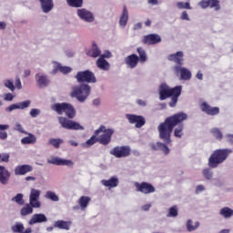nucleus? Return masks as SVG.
Returning a JSON list of instances; mask_svg holds the SVG:
<instances>
[{
    "instance_id": "obj_1",
    "label": "nucleus",
    "mask_w": 233,
    "mask_h": 233,
    "mask_svg": "<svg viewBox=\"0 0 233 233\" xmlns=\"http://www.w3.org/2000/svg\"><path fill=\"white\" fill-rule=\"evenodd\" d=\"M187 119H188V115L179 112L167 116L164 122L160 123L157 127V131L162 141L167 145H170L172 143V132H174L175 137L181 139L185 129L183 122L187 121Z\"/></svg>"
},
{
    "instance_id": "obj_2",
    "label": "nucleus",
    "mask_w": 233,
    "mask_h": 233,
    "mask_svg": "<svg viewBox=\"0 0 233 233\" xmlns=\"http://www.w3.org/2000/svg\"><path fill=\"white\" fill-rule=\"evenodd\" d=\"M182 90V86L170 87L168 86V85H167V83H162L158 87L159 99L160 101H165V99H168V97H171L168 106L171 108H174V106L177 105V101H179V96H181Z\"/></svg>"
},
{
    "instance_id": "obj_3",
    "label": "nucleus",
    "mask_w": 233,
    "mask_h": 233,
    "mask_svg": "<svg viewBox=\"0 0 233 233\" xmlns=\"http://www.w3.org/2000/svg\"><path fill=\"white\" fill-rule=\"evenodd\" d=\"M230 154H232V149L228 148L216 149L213 151L208 162L209 168H218L221 163H225V161H227V158Z\"/></svg>"
},
{
    "instance_id": "obj_4",
    "label": "nucleus",
    "mask_w": 233,
    "mask_h": 233,
    "mask_svg": "<svg viewBox=\"0 0 233 233\" xmlns=\"http://www.w3.org/2000/svg\"><path fill=\"white\" fill-rule=\"evenodd\" d=\"M52 110L56 112L58 116L66 114L69 119H74V117H76V107L69 103H56L52 106Z\"/></svg>"
},
{
    "instance_id": "obj_5",
    "label": "nucleus",
    "mask_w": 233,
    "mask_h": 233,
    "mask_svg": "<svg viewBox=\"0 0 233 233\" xmlns=\"http://www.w3.org/2000/svg\"><path fill=\"white\" fill-rule=\"evenodd\" d=\"M90 86L87 84H82L73 87L70 94L71 97H76L79 103H85L86 98L90 96Z\"/></svg>"
},
{
    "instance_id": "obj_6",
    "label": "nucleus",
    "mask_w": 233,
    "mask_h": 233,
    "mask_svg": "<svg viewBox=\"0 0 233 233\" xmlns=\"http://www.w3.org/2000/svg\"><path fill=\"white\" fill-rule=\"evenodd\" d=\"M58 121L62 128L66 130H85V127L76 121L69 120L65 116H59Z\"/></svg>"
},
{
    "instance_id": "obj_7",
    "label": "nucleus",
    "mask_w": 233,
    "mask_h": 233,
    "mask_svg": "<svg viewBox=\"0 0 233 233\" xmlns=\"http://www.w3.org/2000/svg\"><path fill=\"white\" fill-rule=\"evenodd\" d=\"M111 156L115 157H128L132 154V149L128 146H116L109 151Z\"/></svg>"
},
{
    "instance_id": "obj_8",
    "label": "nucleus",
    "mask_w": 233,
    "mask_h": 233,
    "mask_svg": "<svg viewBox=\"0 0 233 233\" xmlns=\"http://www.w3.org/2000/svg\"><path fill=\"white\" fill-rule=\"evenodd\" d=\"M76 79L77 83H96V75L90 70L79 71L76 75Z\"/></svg>"
},
{
    "instance_id": "obj_9",
    "label": "nucleus",
    "mask_w": 233,
    "mask_h": 233,
    "mask_svg": "<svg viewBox=\"0 0 233 233\" xmlns=\"http://www.w3.org/2000/svg\"><path fill=\"white\" fill-rule=\"evenodd\" d=\"M135 187L137 189V192H140L141 194H154L156 192V187L154 185L148 183V182H135Z\"/></svg>"
},
{
    "instance_id": "obj_10",
    "label": "nucleus",
    "mask_w": 233,
    "mask_h": 233,
    "mask_svg": "<svg viewBox=\"0 0 233 233\" xmlns=\"http://www.w3.org/2000/svg\"><path fill=\"white\" fill-rule=\"evenodd\" d=\"M102 132H104V134H102L99 137H97L98 143L104 146L110 145V143L112 142V136H114V129L113 128L106 129V127H105Z\"/></svg>"
},
{
    "instance_id": "obj_11",
    "label": "nucleus",
    "mask_w": 233,
    "mask_h": 233,
    "mask_svg": "<svg viewBox=\"0 0 233 233\" xmlns=\"http://www.w3.org/2000/svg\"><path fill=\"white\" fill-rule=\"evenodd\" d=\"M126 117L131 125H135L136 128H141L147 123L143 116L127 114Z\"/></svg>"
},
{
    "instance_id": "obj_12",
    "label": "nucleus",
    "mask_w": 233,
    "mask_h": 233,
    "mask_svg": "<svg viewBox=\"0 0 233 233\" xmlns=\"http://www.w3.org/2000/svg\"><path fill=\"white\" fill-rule=\"evenodd\" d=\"M41 196V191L35 188H32L29 195V203L34 207V208H41V201L39 198Z\"/></svg>"
},
{
    "instance_id": "obj_13",
    "label": "nucleus",
    "mask_w": 233,
    "mask_h": 233,
    "mask_svg": "<svg viewBox=\"0 0 233 233\" xmlns=\"http://www.w3.org/2000/svg\"><path fill=\"white\" fill-rule=\"evenodd\" d=\"M49 165H56L57 167H74V162L68 159H63L59 157H53L47 159Z\"/></svg>"
},
{
    "instance_id": "obj_14",
    "label": "nucleus",
    "mask_w": 233,
    "mask_h": 233,
    "mask_svg": "<svg viewBox=\"0 0 233 233\" xmlns=\"http://www.w3.org/2000/svg\"><path fill=\"white\" fill-rule=\"evenodd\" d=\"M103 130H105V126H100L99 128L94 132V135L88 140H86V143L82 144V147L84 148H90V147H93V145L98 143L97 136H99Z\"/></svg>"
},
{
    "instance_id": "obj_15",
    "label": "nucleus",
    "mask_w": 233,
    "mask_h": 233,
    "mask_svg": "<svg viewBox=\"0 0 233 233\" xmlns=\"http://www.w3.org/2000/svg\"><path fill=\"white\" fill-rule=\"evenodd\" d=\"M199 107L201 109V112H204V114H207L208 116H218V114H219V107H212L207 102H202L199 105Z\"/></svg>"
},
{
    "instance_id": "obj_16",
    "label": "nucleus",
    "mask_w": 233,
    "mask_h": 233,
    "mask_svg": "<svg viewBox=\"0 0 233 233\" xmlns=\"http://www.w3.org/2000/svg\"><path fill=\"white\" fill-rule=\"evenodd\" d=\"M174 70L177 74H180V79L182 81H190L192 79V72L187 69V67H181L179 66H175Z\"/></svg>"
},
{
    "instance_id": "obj_17",
    "label": "nucleus",
    "mask_w": 233,
    "mask_h": 233,
    "mask_svg": "<svg viewBox=\"0 0 233 233\" xmlns=\"http://www.w3.org/2000/svg\"><path fill=\"white\" fill-rule=\"evenodd\" d=\"M142 43L143 45H148L149 46L151 45H157L158 43H161V35L157 34H149L144 35Z\"/></svg>"
},
{
    "instance_id": "obj_18",
    "label": "nucleus",
    "mask_w": 233,
    "mask_h": 233,
    "mask_svg": "<svg viewBox=\"0 0 233 233\" xmlns=\"http://www.w3.org/2000/svg\"><path fill=\"white\" fill-rule=\"evenodd\" d=\"M77 15L82 19L83 21H86V23H93L94 21V15L92 12L82 8V9H77Z\"/></svg>"
},
{
    "instance_id": "obj_19",
    "label": "nucleus",
    "mask_w": 233,
    "mask_h": 233,
    "mask_svg": "<svg viewBox=\"0 0 233 233\" xmlns=\"http://www.w3.org/2000/svg\"><path fill=\"white\" fill-rule=\"evenodd\" d=\"M34 167L30 165H20L15 167V176H25L28 172H32Z\"/></svg>"
},
{
    "instance_id": "obj_20",
    "label": "nucleus",
    "mask_w": 233,
    "mask_h": 233,
    "mask_svg": "<svg viewBox=\"0 0 233 233\" xmlns=\"http://www.w3.org/2000/svg\"><path fill=\"white\" fill-rule=\"evenodd\" d=\"M184 55L182 51H178L176 54H171L167 56L168 61H173L177 66H182Z\"/></svg>"
},
{
    "instance_id": "obj_21",
    "label": "nucleus",
    "mask_w": 233,
    "mask_h": 233,
    "mask_svg": "<svg viewBox=\"0 0 233 233\" xmlns=\"http://www.w3.org/2000/svg\"><path fill=\"white\" fill-rule=\"evenodd\" d=\"M10 171L6 169V167L0 166V183L2 185H8V181H10Z\"/></svg>"
},
{
    "instance_id": "obj_22",
    "label": "nucleus",
    "mask_w": 233,
    "mask_h": 233,
    "mask_svg": "<svg viewBox=\"0 0 233 233\" xmlns=\"http://www.w3.org/2000/svg\"><path fill=\"white\" fill-rule=\"evenodd\" d=\"M125 63L129 66V68H136L137 66V63H139V56L136 54H132L125 58Z\"/></svg>"
},
{
    "instance_id": "obj_23",
    "label": "nucleus",
    "mask_w": 233,
    "mask_h": 233,
    "mask_svg": "<svg viewBox=\"0 0 233 233\" xmlns=\"http://www.w3.org/2000/svg\"><path fill=\"white\" fill-rule=\"evenodd\" d=\"M46 221H48L46 216L40 213L33 215L28 223L29 225H35L37 223H46Z\"/></svg>"
},
{
    "instance_id": "obj_24",
    "label": "nucleus",
    "mask_w": 233,
    "mask_h": 233,
    "mask_svg": "<svg viewBox=\"0 0 233 233\" xmlns=\"http://www.w3.org/2000/svg\"><path fill=\"white\" fill-rule=\"evenodd\" d=\"M101 183L104 187H106L107 188H116V187L119 185V179L116 177H112L107 180H102Z\"/></svg>"
},
{
    "instance_id": "obj_25",
    "label": "nucleus",
    "mask_w": 233,
    "mask_h": 233,
    "mask_svg": "<svg viewBox=\"0 0 233 233\" xmlns=\"http://www.w3.org/2000/svg\"><path fill=\"white\" fill-rule=\"evenodd\" d=\"M25 136L28 137H25L21 139L22 145H35V143H37V137H35V135L27 133Z\"/></svg>"
},
{
    "instance_id": "obj_26",
    "label": "nucleus",
    "mask_w": 233,
    "mask_h": 233,
    "mask_svg": "<svg viewBox=\"0 0 233 233\" xmlns=\"http://www.w3.org/2000/svg\"><path fill=\"white\" fill-rule=\"evenodd\" d=\"M128 23V9H127V5L123 6V11L119 18V25L122 28H125Z\"/></svg>"
},
{
    "instance_id": "obj_27",
    "label": "nucleus",
    "mask_w": 233,
    "mask_h": 233,
    "mask_svg": "<svg viewBox=\"0 0 233 233\" xmlns=\"http://www.w3.org/2000/svg\"><path fill=\"white\" fill-rule=\"evenodd\" d=\"M41 8L45 14H48L54 8V0H39Z\"/></svg>"
},
{
    "instance_id": "obj_28",
    "label": "nucleus",
    "mask_w": 233,
    "mask_h": 233,
    "mask_svg": "<svg viewBox=\"0 0 233 233\" xmlns=\"http://www.w3.org/2000/svg\"><path fill=\"white\" fill-rule=\"evenodd\" d=\"M70 225H72L71 221L65 220H57L55 222V228H60V230H70Z\"/></svg>"
},
{
    "instance_id": "obj_29",
    "label": "nucleus",
    "mask_w": 233,
    "mask_h": 233,
    "mask_svg": "<svg viewBox=\"0 0 233 233\" xmlns=\"http://www.w3.org/2000/svg\"><path fill=\"white\" fill-rule=\"evenodd\" d=\"M36 77H38L37 85H38L39 88H45L50 83V80H48V76H46L45 75H36Z\"/></svg>"
},
{
    "instance_id": "obj_30",
    "label": "nucleus",
    "mask_w": 233,
    "mask_h": 233,
    "mask_svg": "<svg viewBox=\"0 0 233 233\" xmlns=\"http://www.w3.org/2000/svg\"><path fill=\"white\" fill-rule=\"evenodd\" d=\"M86 54L89 57H99L101 56V50L96 43H93L92 48Z\"/></svg>"
},
{
    "instance_id": "obj_31",
    "label": "nucleus",
    "mask_w": 233,
    "mask_h": 233,
    "mask_svg": "<svg viewBox=\"0 0 233 233\" xmlns=\"http://www.w3.org/2000/svg\"><path fill=\"white\" fill-rule=\"evenodd\" d=\"M96 66L100 68V70H109L110 68V64H108V61H106L105 58L100 56L96 60Z\"/></svg>"
},
{
    "instance_id": "obj_32",
    "label": "nucleus",
    "mask_w": 233,
    "mask_h": 233,
    "mask_svg": "<svg viewBox=\"0 0 233 233\" xmlns=\"http://www.w3.org/2000/svg\"><path fill=\"white\" fill-rule=\"evenodd\" d=\"M34 213V206L32 204H25L24 208H21L20 214L21 216H29V214Z\"/></svg>"
},
{
    "instance_id": "obj_33",
    "label": "nucleus",
    "mask_w": 233,
    "mask_h": 233,
    "mask_svg": "<svg viewBox=\"0 0 233 233\" xmlns=\"http://www.w3.org/2000/svg\"><path fill=\"white\" fill-rule=\"evenodd\" d=\"M219 214L226 219H228V218H232L233 216V209L228 207H225L220 209Z\"/></svg>"
},
{
    "instance_id": "obj_34",
    "label": "nucleus",
    "mask_w": 233,
    "mask_h": 233,
    "mask_svg": "<svg viewBox=\"0 0 233 233\" xmlns=\"http://www.w3.org/2000/svg\"><path fill=\"white\" fill-rule=\"evenodd\" d=\"M90 201H91V198L89 197L82 196L78 199V205H80V208L82 210H85V208H86V207H88Z\"/></svg>"
},
{
    "instance_id": "obj_35",
    "label": "nucleus",
    "mask_w": 233,
    "mask_h": 233,
    "mask_svg": "<svg viewBox=\"0 0 233 233\" xmlns=\"http://www.w3.org/2000/svg\"><path fill=\"white\" fill-rule=\"evenodd\" d=\"M54 74L56 72H61L62 74H70L72 72V68L68 66H63L60 64H57L56 67L54 68Z\"/></svg>"
},
{
    "instance_id": "obj_36",
    "label": "nucleus",
    "mask_w": 233,
    "mask_h": 233,
    "mask_svg": "<svg viewBox=\"0 0 233 233\" xmlns=\"http://www.w3.org/2000/svg\"><path fill=\"white\" fill-rule=\"evenodd\" d=\"M68 6L72 8H81L83 6V0H66Z\"/></svg>"
},
{
    "instance_id": "obj_37",
    "label": "nucleus",
    "mask_w": 233,
    "mask_h": 233,
    "mask_svg": "<svg viewBox=\"0 0 233 233\" xmlns=\"http://www.w3.org/2000/svg\"><path fill=\"white\" fill-rule=\"evenodd\" d=\"M137 52L139 56L138 59L140 63H146L147 57V52L145 51V49H143V47H137Z\"/></svg>"
},
{
    "instance_id": "obj_38",
    "label": "nucleus",
    "mask_w": 233,
    "mask_h": 233,
    "mask_svg": "<svg viewBox=\"0 0 233 233\" xmlns=\"http://www.w3.org/2000/svg\"><path fill=\"white\" fill-rule=\"evenodd\" d=\"M210 133L216 137V139H218V141H221V139H223V133L221 132V130H219V128H212L210 130Z\"/></svg>"
},
{
    "instance_id": "obj_39",
    "label": "nucleus",
    "mask_w": 233,
    "mask_h": 233,
    "mask_svg": "<svg viewBox=\"0 0 233 233\" xmlns=\"http://www.w3.org/2000/svg\"><path fill=\"white\" fill-rule=\"evenodd\" d=\"M49 144L52 145L55 148H59L61 145H63V139L62 138H50Z\"/></svg>"
},
{
    "instance_id": "obj_40",
    "label": "nucleus",
    "mask_w": 233,
    "mask_h": 233,
    "mask_svg": "<svg viewBox=\"0 0 233 233\" xmlns=\"http://www.w3.org/2000/svg\"><path fill=\"white\" fill-rule=\"evenodd\" d=\"M208 8H214L217 12L218 10H221L219 0H208Z\"/></svg>"
},
{
    "instance_id": "obj_41",
    "label": "nucleus",
    "mask_w": 233,
    "mask_h": 233,
    "mask_svg": "<svg viewBox=\"0 0 233 233\" xmlns=\"http://www.w3.org/2000/svg\"><path fill=\"white\" fill-rule=\"evenodd\" d=\"M167 144L165 142V143H161V142H158L157 144V146L158 147V148H160V150H162V152L166 155V156H168V154H170V148H168V147L167 146Z\"/></svg>"
},
{
    "instance_id": "obj_42",
    "label": "nucleus",
    "mask_w": 233,
    "mask_h": 233,
    "mask_svg": "<svg viewBox=\"0 0 233 233\" xmlns=\"http://www.w3.org/2000/svg\"><path fill=\"white\" fill-rule=\"evenodd\" d=\"M192 219H188L187 222V229L188 232H193V230H196L198 227H199V222H196L195 225H192Z\"/></svg>"
},
{
    "instance_id": "obj_43",
    "label": "nucleus",
    "mask_w": 233,
    "mask_h": 233,
    "mask_svg": "<svg viewBox=\"0 0 233 233\" xmlns=\"http://www.w3.org/2000/svg\"><path fill=\"white\" fill-rule=\"evenodd\" d=\"M13 232H19L22 233L25 230V226L23 223L17 222L15 225L12 226Z\"/></svg>"
},
{
    "instance_id": "obj_44",
    "label": "nucleus",
    "mask_w": 233,
    "mask_h": 233,
    "mask_svg": "<svg viewBox=\"0 0 233 233\" xmlns=\"http://www.w3.org/2000/svg\"><path fill=\"white\" fill-rule=\"evenodd\" d=\"M178 211H177V206H173L169 208L167 218H177Z\"/></svg>"
},
{
    "instance_id": "obj_45",
    "label": "nucleus",
    "mask_w": 233,
    "mask_h": 233,
    "mask_svg": "<svg viewBox=\"0 0 233 233\" xmlns=\"http://www.w3.org/2000/svg\"><path fill=\"white\" fill-rule=\"evenodd\" d=\"M12 201L17 203V205H25V200L23 199V194L18 193L15 197L12 198Z\"/></svg>"
},
{
    "instance_id": "obj_46",
    "label": "nucleus",
    "mask_w": 233,
    "mask_h": 233,
    "mask_svg": "<svg viewBox=\"0 0 233 233\" xmlns=\"http://www.w3.org/2000/svg\"><path fill=\"white\" fill-rule=\"evenodd\" d=\"M46 198L47 199H51V201H59V197H57L56 194L52 191H47Z\"/></svg>"
},
{
    "instance_id": "obj_47",
    "label": "nucleus",
    "mask_w": 233,
    "mask_h": 233,
    "mask_svg": "<svg viewBox=\"0 0 233 233\" xmlns=\"http://www.w3.org/2000/svg\"><path fill=\"white\" fill-rule=\"evenodd\" d=\"M177 8H180V9L185 8L186 10H192V7L190 6V3H188V2H186V3L178 2L177 4Z\"/></svg>"
},
{
    "instance_id": "obj_48",
    "label": "nucleus",
    "mask_w": 233,
    "mask_h": 233,
    "mask_svg": "<svg viewBox=\"0 0 233 233\" xmlns=\"http://www.w3.org/2000/svg\"><path fill=\"white\" fill-rule=\"evenodd\" d=\"M4 85L6 88L11 90V92H14L15 90V86H14V81L12 80H5Z\"/></svg>"
},
{
    "instance_id": "obj_49",
    "label": "nucleus",
    "mask_w": 233,
    "mask_h": 233,
    "mask_svg": "<svg viewBox=\"0 0 233 233\" xmlns=\"http://www.w3.org/2000/svg\"><path fill=\"white\" fill-rule=\"evenodd\" d=\"M202 174H203L204 177H206V179H208V180L212 179L213 173H212V170H210V168L204 169L202 171Z\"/></svg>"
},
{
    "instance_id": "obj_50",
    "label": "nucleus",
    "mask_w": 233,
    "mask_h": 233,
    "mask_svg": "<svg viewBox=\"0 0 233 233\" xmlns=\"http://www.w3.org/2000/svg\"><path fill=\"white\" fill-rule=\"evenodd\" d=\"M30 100H25L24 102L17 103L20 110H25V108H28L30 106Z\"/></svg>"
},
{
    "instance_id": "obj_51",
    "label": "nucleus",
    "mask_w": 233,
    "mask_h": 233,
    "mask_svg": "<svg viewBox=\"0 0 233 233\" xmlns=\"http://www.w3.org/2000/svg\"><path fill=\"white\" fill-rule=\"evenodd\" d=\"M0 159L3 163H8L10 161V155L8 153L0 154Z\"/></svg>"
},
{
    "instance_id": "obj_52",
    "label": "nucleus",
    "mask_w": 233,
    "mask_h": 233,
    "mask_svg": "<svg viewBox=\"0 0 233 233\" xmlns=\"http://www.w3.org/2000/svg\"><path fill=\"white\" fill-rule=\"evenodd\" d=\"M18 109H19L18 104H12L11 106H9L8 107L5 108V111L13 112V110H18Z\"/></svg>"
},
{
    "instance_id": "obj_53",
    "label": "nucleus",
    "mask_w": 233,
    "mask_h": 233,
    "mask_svg": "<svg viewBox=\"0 0 233 233\" xmlns=\"http://www.w3.org/2000/svg\"><path fill=\"white\" fill-rule=\"evenodd\" d=\"M15 130H17V132H20L21 134H28V132H26L25 128H23V126L21 124H16Z\"/></svg>"
},
{
    "instance_id": "obj_54",
    "label": "nucleus",
    "mask_w": 233,
    "mask_h": 233,
    "mask_svg": "<svg viewBox=\"0 0 233 233\" xmlns=\"http://www.w3.org/2000/svg\"><path fill=\"white\" fill-rule=\"evenodd\" d=\"M39 114H41V111L39 109L33 108L30 111L31 117H36Z\"/></svg>"
},
{
    "instance_id": "obj_55",
    "label": "nucleus",
    "mask_w": 233,
    "mask_h": 233,
    "mask_svg": "<svg viewBox=\"0 0 233 233\" xmlns=\"http://www.w3.org/2000/svg\"><path fill=\"white\" fill-rule=\"evenodd\" d=\"M102 58L110 59L112 57V53L110 51H106L103 55L100 56Z\"/></svg>"
},
{
    "instance_id": "obj_56",
    "label": "nucleus",
    "mask_w": 233,
    "mask_h": 233,
    "mask_svg": "<svg viewBox=\"0 0 233 233\" xmlns=\"http://www.w3.org/2000/svg\"><path fill=\"white\" fill-rule=\"evenodd\" d=\"M201 8H208V0H202L199 2Z\"/></svg>"
},
{
    "instance_id": "obj_57",
    "label": "nucleus",
    "mask_w": 233,
    "mask_h": 233,
    "mask_svg": "<svg viewBox=\"0 0 233 233\" xmlns=\"http://www.w3.org/2000/svg\"><path fill=\"white\" fill-rule=\"evenodd\" d=\"M15 85V87L18 88V90H21V88H23V86L21 85V79L19 77H16Z\"/></svg>"
},
{
    "instance_id": "obj_58",
    "label": "nucleus",
    "mask_w": 233,
    "mask_h": 233,
    "mask_svg": "<svg viewBox=\"0 0 233 233\" xmlns=\"http://www.w3.org/2000/svg\"><path fill=\"white\" fill-rule=\"evenodd\" d=\"M5 101H14V95L7 93L5 96Z\"/></svg>"
},
{
    "instance_id": "obj_59",
    "label": "nucleus",
    "mask_w": 233,
    "mask_h": 233,
    "mask_svg": "<svg viewBox=\"0 0 233 233\" xmlns=\"http://www.w3.org/2000/svg\"><path fill=\"white\" fill-rule=\"evenodd\" d=\"M181 19H183L184 21H190V18L188 17V13H187V11H183L181 15Z\"/></svg>"
},
{
    "instance_id": "obj_60",
    "label": "nucleus",
    "mask_w": 233,
    "mask_h": 233,
    "mask_svg": "<svg viewBox=\"0 0 233 233\" xmlns=\"http://www.w3.org/2000/svg\"><path fill=\"white\" fill-rule=\"evenodd\" d=\"M8 137V133L6 131H0V139H6Z\"/></svg>"
},
{
    "instance_id": "obj_61",
    "label": "nucleus",
    "mask_w": 233,
    "mask_h": 233,
    "mask_svg": "<svg viewBox=\"0 0 233 233\" xmlns=\"http://www.w3.org/2000/svg\"><path fill=\"white\" fill-rule=\"evenodd\" d=\"M205 190V187L203 185H199L196 188V194H199V192H203Z\"/></svg>"
},
{
    "instance_id": "obj_62",
    "label": "nucleus",
    "mask_w": 233,
    "mask_h": 233,
    "mask_svg": "<svg viewBox=\"0 0 233 233\" xmlns=\"http://www.w3.org/2000/svg\"><path fill=\"white\" fill-rule=\"evenodd\" d=\"M150 207H152V205L150 204H146L144 206H142V209L145 211V212H148V210H150Z\"/></svg>"
},
{
    "instance_id": "obj_63",
    "label": "nucleus",
    "mask_w": 233,
    "mask_h": 233,
    "mask_svg": "<svg viewBox=\"0 0 233 233\" xmlns=\"http://www.w3.org/2000/svg\"><path fill=\"white\" fill-rule=\"evenodd\" d=\"M197 79H199L200 81H203V73L201 71H198L196 76Z\"/></svg>"
},
{
    "instance_id": "obj_64",
    "label": "nucleus",
    "mask_w": 233,
    "mask_h": 233,
    "mask_svg": "<svg viewBox=\"0 0 233 233\" xmlns=\"http://www.w3.org/2000/svg\"><path fill=\"white\" fill-rule=\"evenodd\" d=\"M228 142L230 143V145H233V135H228Z\"/></svg>"
}]
</instances>
